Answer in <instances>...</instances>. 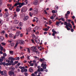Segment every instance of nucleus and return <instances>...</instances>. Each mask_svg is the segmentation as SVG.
I'll list each match as a JSON object with an SVG mask.
<instances>
[{"instance_id":"ea45409f","label":"nucleus","mask_w":76,"mask_h":76,"mask_svg":"<svg viewBox=\"0 0 76 76\" xmlns=\"http://www.w3.org/2000/svg\"><path fill=\"white\" fill-rule=\"evenodd\" d=\"M0 73L1 75H3V71H2Z\"/></svg>"},{"instance_id":"9d476101","label":"nucleus","mask_w":76,"mask_h":76,"mask_svg":"<svg viewBox=\"0 0 76 76\" xmlns=\"http://www.w3.org/2000/svg\"><path fill=\"white\" fill-rule=\"evenodd\" d=\"M28 70L29 72H31V73H33L34 72V69L33 67H30L29 69Z\"/></svg>"},{"instance_id":"f3484780","label":"nucleus","mask_w":76,"mask_h":76,"mask_svg":"<svg viewBox=\"0 0 76 76\" xmlns=\"http://www.w3.org/2000/svg\"><path fill=\"white\" fill-rule=\"evenodd\" d=\"M33 13L34 15H37V13H38V11L36 10H35L34 11Z\"/></svg>"},{"instance_id":"e433bc0d","label":"nucleus","mask_w":76,"mask_h":76,"mask_svg":"<svg viewBox=\"0 0 76 76\" xmlns=\"http://www.w3.org/2000/svg\"><path fill=\"white\" fill-rule=\"evenodd\" d=\"M34 52V53H36V54H39V53L38 52V51H37V50H36Z\"/></svg>"},{"instance_id":"aec40b11","label":"nucleus","mask_w":76,"mask_h":76,"mask_svg":"<svg viewBox=\"0 0 76 76\" xmlns=\"http://www.w3.org/2000/svg\"><path fill=\"white\" fill-rule=\"evenodd\" d=\"M3 75H6V74H7V72H6V71L5 70L3 71Z\"/></svg>"},{"instance_id":"052dcab7","label":"nucleus","mask_w":76,"mask_h":76,"mask_svg":"<svg viewBox=\"0 0 76 76\" xmlns=\"http://www.w3.org/2000/svg\"><path fill=\"white\" fill-rule=\"evenodd\" d=\"M7 6L8 7L10 6V7H12V5H11L10 4H8L7 5Z\"/></svg>"},{"instance_id":"79ce46f5","label":"nucleus","mask_w":76,"mask_h":76,"mask_svg":"<svg viewBox=\"0 0 76 76\" xmlns=\"http://www.w3.org/2000/svg\"><path fill=\"white\" fill-rule=\"evenodd\" d=\"M71 23H72V25L73 26H74V25H75V23H74V22H73V21H72L71 22Z\"/></svg>"},{"instance_id":"473e14b6","label":"nucleus","mask_w":76,"mask_h":76,"mask_svg":"<svg viewBox=\"0 0 76 76\" xmlns=\"http://www.w3.org/2000/svg\"><path fill=\"white\" fill-rule=\"evenodd\" d=\"M4 48L3 47H1L0 48V49L1 51H3V49Z\"/></svg>"},{"instance_id":"3c124183","label":"nucleus","mask_w":76,"mask_h":76,"mask_svg":"<svg viewBox=\"0 0 76 76\" xmlns=\"http://www.w3.org/2000/svg\"><path fill=\"white\" fill-rule=\"evenodd\" d=\"M52 13H56V11L54 10H53L52 11Z\"/></svg>"},{"instance_id":"4d7b16f0","label":"nucleus","mask_w":76,"mask_h":76,"mask_svg":"<svg viewBox=\"0 0 76 76\" xmlns=\"http://www.w3.org/2000/svg\"><path fill=\"white\" fill-rule=\"evenodd\" d=\"M25 76H27L28 75V73L25 72L24 74Z\"/></svg>"},{"instance_id":"72a5a7b5","label":"nucleus","mask_w":76,"mask_h":76,"mask_svg":"<svg viewBox=\"0 0 76 76\" xmlns=\"http://www.w3.org/2000/svg\"><path fill=\"white\" fill-rule=\"evenodd\" d=\"M56 23V25H57V26H58V25H59V24H60L59 22L58 21H57Z\"/></svg>"},{"instance_id":"dca6fc26","label":"nucleus","mask_w":76,"mask_h":76,"mask_svg":"<svg viewBox=\"0 0 76 76\" xmlns=\"http://www.w3.org/2000/svg\"><path fill=\"white\" fill-rule=\"evenodd\" d=\"M13 63V60H11V61H10V63H9V64L10 65V66H11V65H12Z\"/></svg>"},{"instance_id":"0eeeda50","label":"nucleus","mask_w":76,"mask_h":76,"mask_svg":"<svg viewBox=\"0 0 76 76\" xmlns=\"http://www.w3.org/2000/svg\"><path fill=\"white\" fill-rule=\"evenodd\" d=\"M34 40L37 44H39V42H40L39 39H38V38H37V37H36L35 39H34Z\"/></svg>"},{"instance_id":"2eb2a0df","label":"nucleus","mask_w":76,"mask_h":76,"mask_svg":"<svg viewBox=\"0 0 76 76\" xmlns=\"http://www.w3.org/2000/svg\"><path fill=\"white\" fill-rule=\"evenodd\" d=\"M65 18H66V19H68V17H69V15H68V14H67L66 13L65 15Z\"/></svg>"},{"instance_id":"c03bdc74","label":"nucleus","mask_w":76,"mask_h":76,"mask_svg":"<svg viewBox=\"0 0 76 76\" xmlns=\"http://www.w3.org/2000/svg\"><path fill=\"white\" fill-rule=\"evenodd\" d=\"M1 44H2V45H6V43H4V42H2L1 43Z\"/></svg>"},{"instance_id":"e2e57ef3","label":"nucleus","mask_w":76,"mask_h":76,"mask_svg":"<svg viewBox=\"0 0 76 76\" xmlns=\"http://www.w3.org/2000/svg\"><path fill=\"white\" fill-rule=\"evenodd\" d=\"M30 66H34V64L31 63L30 64Z\"/></svg>"},{"instance_id":"a18cd8bd","label":"nucleus","mask_w":76,"mask_h":76,"mask_svg":"<svg viewBox=\"0 0 76 76\" xmlns=\"http://www.w3.org/2000/svg\"><path fill=\"white\" fill-rule=\"evenodd\" d=\"M19 25H20V26H22V23H19Z\"/></svg>"},{"instance_id":"338daca9","label":"nucleus","mask_w":76,"mask_h":76,"mask_svg":"<svg viewBox=\"0 0 76 76\" xmlns=\"http://www.w3.org/2000/svg\"><path fill=\"white\" fill-rule=\"evenodd\" d=\"M19 62L18 61H15L14 62L15 64H17Z\"/></svg>"},{"instance_id":"8fccbe9b","label":"nucleus","mask_w":76,"mask_h":76,"mask_svg":"<svg viewBox=\"0 0 76 76\" xmlns=\"http://www.w3.org/2000/svg\"><path fill=\"white\" fill-rule=\"evenodd\" d=\"M25 72H26L28 71V69H25L24 70Z\"/></svg>"},{"instance_id":"6ab92c4d","label":"nucleus","mask_w":76,"mask_h":76,"mask_svg":"<svg viewBox=\"0 0 76 76\" xmlns=\"http://www.w3.org/2000/svg\"><path fill=\"white\" fill-rule=\"evenodd\" d=\"M65 28H66L68 31H70V28H69V27L67 26H65Z\"/></svg>"},{"instance_id":"c85d7f7f","label":"nucleus","mask_w":76,"mask_h":76,"mask_svg":"<svg viewBox=\"0 0 76 76\" xmlns=\"http://www.w3.org/2000/svg\"><path fill=\"white\" fill-rule=\"evenodd\" d=\"M27 52H28L29 53H31V51L30 50V49L29 48H27Z\"/></svg>"},{"instance_id":"774afa93","label":"nucleus","mask_w":76,"mask_h":76,"mask_svg":"<svg viewBox=\"0 0 76 76\" xmlns=\"http://www.w3.org/2000/svg\"><path fill=\"white\" fill-rule=\"evenodd\" d=\"M38 73V71H35L34 72V74H36Z\"/></svg>"},{"instance_id":"5fc2aeb1","label":"nucleus","mask_w":76,"mask_h":76,"mask_svg":"<svg viewBox=\"0 0 76 76\" xmlns=\"http://www.w3.org/2000/svg\"><path fill=\"white\" fill-rule=\"evenodd\" d=\"M71 32H73L74 31V29H73V28H72L71 29Z\"/></svg>"},{"instance_id":"5701e85b","label":"nucleus","mask_w":76,"mask_h":76,"mask_svg":"<svg viewBox=\"0 0 76 76\" xmlns=\"http://www.w3.org/2000/svg\"><path fill=\"white\" fill-rule=\"evenodd\" d=\"M66 26L68 27H70V28H72V25L71 24H69V25H66Z\"/></svg>"},{"instance_id":"c9c22d12","label":"nucleus","mask_w":76,"mask_h":76,"mask_svg":"<svg viewBox=\"0 0 76 76\" xmlns=\"http://www.w3.org/2000/svg\"><path fill=\"white\" fill-rule=\"evenodd\" d=\"M14 51H10V54H13Z\"/></svg>"},{"instance_id":"1a4fd4ad","label":"nucleus","mask_w":76,"mask_h":76,"mask_svg":"<svg viewBox=\"0 0 76 76\" xmlns=\"http://www.w3.org/2000/svg\"><path fill=\"white\" fill-rule=\"evenodd\" d=\"M28 18H29V17L28 16H25L24 18H23V20H24V21H26V20H27L28 19Z\"/></svg>"},{"instance_id":"393cba45","label":"nucleus","mask_w":76,"mask_h":76,"mask_svg":"<svg viewBox=\"0 0 76 76\" xmlns=\"http://www.w3.org/2000/svg\"><path fill=\"white\" fill-rule=\"evenodd\" d=\"M8 59L9 60H13V58L12 57H10Z\"/></svg>"},{"instance_id":"69168bd1","label":"nucleus","mask_w":76,"mask_h":76,"mask_svg":"<svg viewBox=\"0 0 76 76\" xmlns=\"http://www.w3.org/2000/svg\"><path fill=\"white\" fill-rule=\"evenodd\" d=\"M31 76H35V74L33 73H32L31 75Z\"/></svg>"},{"instance_id":"37998d69","label":"nucleus","mask_w":76,"mask_h":76,"mask_svg":"<svg viewBox=\"0 0 76 76\" xmlns=\"http://www.w3.org/2000/svg\"><path fill=\"white\" fill-rule=\"evenodd\" d=\"M61 20H62V21H64V18H61Z\"/></svg>"},{"instance_id":"6e6d98bb","label":"nucleus","mask_w":76,"mask_h":76,"mask_svg":"<svg viewBox=\"0 0 76 76\" xmlns=\"http://www.w3.org/2000/svg\"><path fill=\"white\" fill-rule=\"evenodd\" d=\"M48 34V32H47L46 31H45V32H44V35H45V34Z\"/></svg>"},{"instance_id":"58836bf2","label":"nucleus","mask_w":76,"mask_h":76,"mask_svg":"<svg viewBox=\"0 0 76 76\" xmlns=\"http://www.w3.org/2000/svg\"><path fill=\"white\" fill-rule=\"evenodd\" d=\"M64 25H66V26H67V23L66 22H65L64 23Z\"/></svg>"},{"instance_id":"864d4df0","label":"nucleus","mask_w":76,"mask_h":76,"mask_svg":"<svg viewBox=\"0 0 76 76\" xmlns=\"http://www.w3.org/2000/svg\"><path fill=\"white\" fill-rule=\"evenodd\" d=\"M49 25H51V23H52V22H51V21H50V20L49 21Z\"/></svg>"},{"instance_id":"f8f14e48","label":"nucleus","mask_w":76,"mask_h":76,"mask_svg":"<svg viewBox=\"0 0 76 76\" xmlns=\"http://www.w3.org/2000/svg\"><path fill=\"white\" fill-rule=\"evenodd\" d=\"M45 59L44 58H40L39 60V61H40L41 62H42V61H45Z\"/></svg>"},{"instance_id":"4c0bfd02","label":"nucleus","mask_w":76,"mask_h":76,"mask_svg":"<svg viewBox=\"0 0 76 76\" xmlns=\"http://www.w3.org/2000/svg\"><path fill=\"white\" fill-rule=\"evenodd\" d=\"M31 41L32 43H34V44L35 43V41H34V39H31Z\"/></svg>"},{"instance_id":"6e6552de","label":"nucleus","mask_w":76,"mask_h":76,"mask_svg":"<svg viewBox=\"0 0 76 76\" xmlns=\"http://www.w3.org/2000/svg\"><path fill=\"white\" fill-rule=\"evenodd\" d=\"M33 4L37 6L38 4V0H35Z\"/></svg>"},{"instance_id":"39448f33","label":"nucleus","mask_w":76,"mask_h":76,"mask_svg":"<svg viewBox=\"0 0 76 76\" xmlns=\"http://www.w3.org/2000/svg\"><path fill=\"white\" fill-rule=\"evenodd\" d=\"M44 63H46V62H42V64L41 65V67H43L44 69H46V65H47L46 64H44Z\"/></svg>"},{"instance_id":"2f4dec72","label":"nucleus","mask_w":76,"mask_h":76,"mask_svg":"<svg viewBox=\"0 0 76 76\" xmlns=\"http://www.w3.org/2000/svg\"><path fill=\"white\" fill-rule=\"evenodd\" d=\"M43 30H45V31H48V28H43Z\"/></svg>"},{"instance_id":"cd10ccee","label":"nucleus","mask_w":76,"mask_h":76,"mask_svg":"<svg viewBox=\"0 0 76 76\" xmlns=\"http://www.w3.org/2000/svg\"><path fill=\"white\" fill-rule=\"evenodd\" d=\"M13 35L11 33V34H9V36L10 37H13Z\"/></svg>"},{"instance_id":"603ef678","label":"nucleus","mask_w":76,"mask_h":76,"mask_svg":"<svg viewBox=\"0 0 76 76\" xmlns=\"http://www.w3.org/2000/svg\"><path fill=\"white\" fill-rule=\"evenodd\" d=\"M5 65H6V66H10V64H9V63H7Z\"/></svg>"},{"instance_id":"f03ea898","label":"nucleus","mask_w":76,"mask_h":76,"mask_svg":"<svg viewBox=\"0 0 76 76\" xmlns=\"http://www.w3.org/2000/svg\"><path fill=\"white\" fill-rule=\"evenodd\" d=\"M8 74L10 76H16V74H15L14 72L12 71H10L8 72Z\"/></svg>"},{"instance_id":"bb28decb","label":"nucleus","mask_w":76,"mask_h":76,"mask_svg":"<svg viewBox=\"0 0 76 76\" xmlns=\"http://www.w3.org/2000/svg\"><path fill=\"white\" fill-rule=\"evenodd\" d=\"M3 23V21L1 20H0V24L2 25Z\"/></svg>"},{"instance_id":"412c9836","label":"nucleus","mask_w":76,"mask_h":76,"mask_svg":"<svg viewBox=\"0 0 76 76\" xmlns=\"http://www.w3.org/2000/svg\"><path fill=\"white\" fill-rule=\"evenodd\" d=\"M34 19H35V21H36L37 22H38V18L37 17H35Z\"/></svg>"},{"instance_id":"9b49d317","label":"nucleus","mask_w":76,"mask_h":76,"mask_svg":"<svg viewBox=\"0 0 76 76\" xmlns=\"http://www.w3.org/2000/svg\"><path fill=\"white\" fill-rule=\"evenodd\" d=\"M18 5H19V7L20 8L23 5V3H21L19 2L18 3Z\"/></svg>"},{"instance_id":"b1692460","label":"nucleus","mask_w":76,"mask_h":76,"mask_svg":"<svg viewBox=\"0 0 76 76\" xmlns=\"http://www.w3.org/2000/svg\"><path fill=\"white\" fill-rule=\"evenodd\" d=\"M55 9H56V10H58V7L57 5H56L55 6Z\"/></svg>"},{"instance_id":"13d9d810","label":"nucleus","mask_w":76,"mask_h":76,"mask_svg":"<svg viewBox=\"0 0 76 76\" xmlns=\"http://www.w3.org/2000/svg\"><path fill=\"white\" fill-rule=\"evenodd\" d=\"M43 71H44V69H43L42 68H41L40 69V71L43 72Z\"/></svg>"},{"instance_id":"f257e3e1","label":"nucleus","mask_w":76,"mask_h":76,"mask_svg":"<svg viewBox=\"0 0 76 76\" xmlns=\"http://www.w3.org/2000/svg\"><path fill=\"white\" fill-rule=\"evenodd\" d=\"M18 44H20L21 45H23V44H25V42L22 40H17V42L15 44L14 47L15 48L17 47Z\"/></svg>"},{"instance_id":"20e7f679","label":"nucleus","mask_w":76,"mask_h":76,"mask_svg":"<svg viewBox=\"0 0 76 76\" xmlns=\"http://www.w3.org/2000/svg\"><path fill=\"white\" fill-rule=\"evenodd\" d=\"M27 7H23L21 11L23 12H26V11H27Z\"/></svg>"},{"instance_id":"4468645a","label":"nucleus","mask_w":76,"mask_h":76,"mask_svg":"<svg viewBox=\"0 0 76 76\" xmlns=\"http://www.w3.org/2000/svg\"><path fill=\"white\" fill-rule=\"evenodd\" d=\"M14 23L15 24H18L19 23V21L16 20L14 21Z\"/></svg>"},{"instance_id":"0e129e2a","label":"nucleus","mask_w":76,"mask_h":76,"mask_svg":"<svg viewBox=\"0 0 76 76\" xmlns=\"http://www.w3.org/2000/svg\"><path fill=\"white\" fill-rule=\"evenodd\" d=\"M68 22H72V20L70 19H69L68 20Z\"/></svg>"},{"instance_id":"7ed1b4c3","label":"nucleus","mask_w":76,"mask_h":76,"mask_svg":"<svg viewBox=\"0 0 76 76\" xmlns=\"http://www.w3.org/2000/svg\"><path fill=\"white\" fill-rule=\"evenodd\" d=\"M9 16V13L7 12H6L5 13V15H4V17L5 18H7L6 20L8 21L9 20V18H8V17Z\"/></svg>"},{"instance_id":"de8ad7c7","label":"nucleus","mask_w":76,"mask_h":76,"mask_svg":"<svg viewBox=\"0 0 76 76\" xmlns=\"http://www.w3.org/2000/svg\"><path fill=\"white\" fill-rule=\"evenodd\" d=\"M11 69L13 70H15V67H11Z\"/></svg>"},{"instance_id":"423d86ee","label":"nucleus","mask_w":76,"mask_h":76,"mask_svg":"<svg viewBox=\"0 0 76 76\" xmlns=\"http://www.w3.org/2000/svg\"><path fill=\"white\" fill-rule=\"evenodd\" d=\"M30 49L33 52H34L35 51H37L36 49L35 48V46H33L31 47L30 48Z\"/></svg>"},{"instance_id":"7c9ffc66","label":"nucleus","mask_w":76,"mask_h":76,"mask_svg":"<svg viewBox=\"0 0 76 76\" xmlns=\"http://www.w3.org/2000/svg\"><path fill=\"white\" fill-rule=\"evenodd\" d=\"M10 45H11L12 47L14 46L15 45V44L14 43H10Z\"/></svg>"},{"instance_id":"09e8293b","label":"nucleus","mask_w":76,"mask_h":76,"mask_svg":"<svg viewBox=\"0 0 76 76\" xmlns=\"http://www.w3.org/2000/svg\"><path fill=\"white\" fill-rule=\"evenodd\" d=\"M29 57H30V56L27 55V59H28V60H30V59L29 58Z\"/></svg>"},{"instance_id":"bf43d9fd","label":"nucleus","mask_w":76,"mask_h":76,"mask_svg":"<svg viewBox=\"0 0 76 76\" xmlns=\"http://www.w3.org/2000/svg\"><path fill=\"white\" fill-rule=\"evenodd\" d=\"M2 64L3 66H5L6 65V63H5V62H2Z\"/></svg>"},{"instance_id":"680f3d73","label":"nucleus","mask_w":76,"mask_h":76,"mask_svg":"<svg viewBox=\"0 0 76 76\" xmlns=\"http://www.w3.org/2000/svg\"><path fill=\"white\" fill-rule=\"evenodd\" d=\"M50 19H54V17L53 16H51L50 17Z\"/></svg>"},{"instance_id":"4be33fe9","label":"nucleus","mask_w":76,"mask_h":76,"mask_svg":"<svg viewBox=\"0 0 76 76\" xmlns=\"http://www.w3.org/2000/svg\"><path fill=\"white\" fill-rule=\"evenodd\" d=\"M19 35V33L18 32H16L15 34V35L16 37H18Z\"/></svg>"},{"instance_id":"ddd939ff","label":"nucleus","mask_w":76,"mask_h":76,"mask_svg":"<svg viewBox=\"0 0 76 76\" xmlns=\"http://www.w3.org/2000/svg\"><path fill=\"white\" fill-rule=\"evenodd\" d=\"M23 3V5L24 4H28V0H26L24 1Z\"/></svg>"},{"instance_id":"a211bd4d","label":"nucleus","mask_w":76,"mask_h":76,"mask_svg":"<svg viewBox=\"0 0 76 76\" xmlns=\"http://www.w3.org/2000/svg\"><path fill=\"white\" fill-rule=\"evenodd\" d=\"M3 39H4V38L3 37H1L0 38V41H3Z\"/></svg>"},{"instance_id":"a878e982","label":"nucleus","mask_w":76,"mask_h":76,"mask_svg":"<svg viewBox=\"0 0 76 76\" xmlns=\"http://www.w3.org/2000/svg\"><path fill=\"white\" fill-rule=\"evenodd\" d=\"M16 12H19L20 11V8H18L16 9Z\"/></svg>"},{"instance_id":"f704fd0d","label":"nucleus","mask_w":76,"mask_h":76,"mask_svg":"<svg viewBox=\"0 0 76 76\" xmlns=\"http://www.w3.org/2000/svg\"><path fill=\"white\" fill-rule=\"evenodd\" d=\"M19 4V3H16L15 4L14 6H18V5Z\"/></svg>"},{"instance_id":"c756f323","label":"nucleus","mask_w":76,"mask_h":76,"mask_svg":"<svg viewBox=\"0 0 76 76\" xmlns=\"http://www.w3.org/2000/svg\"><path fill=\"white\" fill-rule=\"evenodd\" d=\"M20 58L19 57H16L15 58V60H19Z\"/></svg>"},{"instance_id":"49530a36","label":"nucleus","mask_w":76,"mask_h":76,"mask_svg":"<svg viewBox=\"0 0 76 76\" xmlns=\"http://www.w3.org/2000/svg\"><path fill=\"white\" fill-rule=\"evenodd\" d=\"M70 11H67L66 14L67 15H70Z\"/></svg>"},{"instance_id":"a19ab883","label":"nucleus","mask_w":76,"mask_h":76,"mask_svg":"<svg viewBox=\"0 0 76 76\" xmlns=\"http://www.w3.org/2000/svg\"><path fill=\"white\" fill-rule=\"evenodd\" d=\"M3 56L6 57L7 56V55L6 54V53H4L3 54Z\"/></svg>"}]
</instances>
